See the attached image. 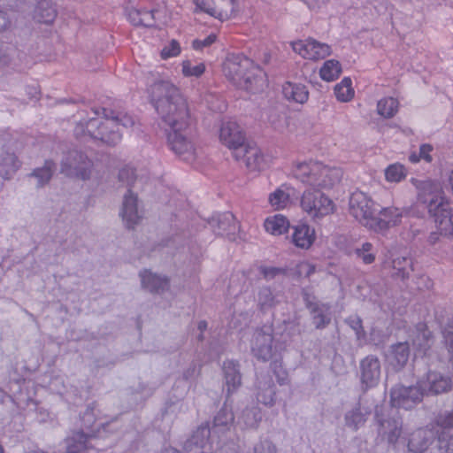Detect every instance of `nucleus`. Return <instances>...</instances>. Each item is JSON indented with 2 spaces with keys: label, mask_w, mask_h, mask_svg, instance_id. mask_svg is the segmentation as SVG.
<instances>
[{
  "label": "nucleus",
  "mask_w": 453,
  "mask_h": 453,
  "mask_svg": "<svg viewBox=\"0 0 453 453\" xmlns=\"http://www.w3.org/2000/svg\"><path fill=\"white\" fill-rule=\"evenodd\" d=\"M222 71L233 85L248 92L257 93L266 86V73L242 54H228Z\"/></svg>",
  "instance_id": "3"
},
{
  "label": "nucleus",
  "mask_w": 453,
  "mask_h": 453,
  "mask_svg": "<svg viewBox=\"0 0 453 453\" xmlns=\"http://www.w3.org/2000/svg\"><path fill=\"white\" fill-rule=\"evenodd\" d=\"M392 265L395 271L394 275L402 280L409 278L410 273L414 270L412 258L408 257L394 258Z\"/></svg>",
  "instance_id": "41"
},
{
  "label": "nucleus",
  "mask_w": 453,
  "mask_h": 453,
  "mask_svg": "<svg viewBox=\"0 0 453 453\" xmlns=\"http://www.w3.org/2000/svg\"><path fill=\"white\" fill-rule=\"evenodd\" d=\"M308 48L310 50L308 59L311 60L322 59L331 54V48L328 44L319 42L312 38L308 39Z\"/></svg>",
  "instance_id": "42"
},
{
  "label": "nucleus",
  "mask_w": 453,
  "mask_h": 453,
  "mask_svg": "<svg viewBox=\"0 0 453 453\" xmlns=\"http://www.w3.org/2000/svg\"><path fill=\"white\" fill-rule=\"evenodd\" d=\"M291 44L295 52L298 53L304 58H308L310 50L308 48V39L306 41L293 42Z\"/></svg>",
  "instance_id": "62"
},
{
  "label": "nucleus",
  "mask_w": 453,
  "mask_h": 453,
  "mask_svg": "<svg viewBox=\"0 0 453 453\" xmlns=\"http://www.w3.org/2000/svg\"><path fill=\"white\" fill-rule=\"evenodd\" d=\"M282 94L288 101L297 104H304L309 97V91L304 85L291 81L282 85Z\"/></svg>",
  "instance_id": "33"
},
{
  "label": "nucleus",
  "mask_w": 453,
  "mask_h": 453,
  "mask_svg": "<svg viewBox=\"0 0 453 453\" xmlns=\"http://www.w3.org/2000/svg\"><path fill=\"white\" fill-rule=\"evenodd\" d=\"M424 395H437L447 393L452 388L450 377L439 372L429 371L426 380L419 382Z\"/></svg>",
  "instance_id": "17"
},
{
  "label": "nucleus",
  "mask_w": 453,
  "mask_h": 453,
  "mask_svg": "<svg viewBox=\"0 0 453 453\" xmlns=\"http://www.w3.org/2000/svg\"><path fill=\"white\" fill-rule=\"evenodd\" d=\"M119 181L126 186L127 189H131L136 181L135 170L130 166L122 168L119 173Z\"/></svg>",
  "instance_id": "50"
},
{
  "label": "nucleus",
  "mask_w": 453,
  "mask_h": 453,
  "mask_svg": "<svg viewBox=\"0 0 453 453\" xmlns=\"http://www.w3.org/2000/svg\"><path fill=\"white\" fill-rule=\"evenodd\" d=\"M342 73V65L338 60H326L319 70V75L326 81L336 80Z\"/></svg>",
  "instance_id": "43"
},
{
  "label": "nucleus",
  "mask_w": 453,
  "mask_h": 453,
  "mask_svg": "<svg viewBox=\"0 0 453 453\" xmlns=\"http://www.w3.org/2000/svg\"><path fill=\"white\" fill-rule=\"evenodd\" d=\"M271 369L276 377L277 382L280 385H285L288 382V374L282 367V363L279 359H275L271 363Z\"/></svg>",
  "instance_id": "55"
},
{
  "label": "nucleus",
  "mask_w": 453,
  "mask_h": 453,
  "mask_svg": "<svg viewBox=\"0 0 453 453\" xmlns=\"http://www.w3.org/2000/svg\"><path fill=\"white\" fill-rule=\"evenodd\" d=\"M316 175L314 180L310 181L311 186L320 188H331L339 182L342 178V172L338 168H330L320 163L312 168Z\"/></svg>",
  "instance_id": "22"
},
{
  "label": "nucleus",
  "mask_w": 453,
  "mask_h": 453,
  "mask_svg": "<svg viewBox=\"0 0 453 453\" xmlns=\"http://www.w3.org/2000/svg\"><path fill=\"white\" fill-rule=\"evenodd\" d=\"M219 139L234 152L239 151L240 148L246 143L245 134L242 127L232 120L224 121L219 130Z\"/></svg>",
  "instance_id": "16"
},
{
  "label": "nucleus",
  "mask_w": 453,
  "mask_h": 453,
  "mask_svg": "<svg viewBox=\"0 0 453 453\" xmlns=\"http://www.w3.org/2000/svg\"><path fill=\"white\" fill-rule=\"evenodd\" d=\"M57 16V11L51 0H39L35 10V19L40 23L50 24Z\"/></svg>",
  "instance_id": "35"
},
{
  "label": "nucleus",
  "mask_w": 453,
  "mask_h": 453,
  "mask_svg": "<svg viewBox=\"0 0 453 453\" xmlns=\"http://www.w3.org/2000/svg\"><path fill=\"white\" fill-rule=\"evenodd\" d=\"M150 102L157 112H165L167 103L179 96V88L167 80H157L149 88Z\"/></svg>",
  "instance_id": "11"
},
{
  "label": "nucleus",
  "mask_w": 453,
  "mask_h": 453,
  "mask_svg": "<svg viewBox=\"0 0 453 453\" xmlns=\"http://www.w3.org/2000/svg\"><path fill=\"white\" fill-rule=\"evenodd\" d=\"M202 11L220 19H228L235 11L237 0H194Z\"/></svg>",
  "instance_id": "18"
},
{
  "label": "nucleus",
  "mask_w": 453,
  "mask_h": 453,
  "mask_svg": "<svg viewBox=\"0 0 453 453\" xmlns=\"http://www.w3.org/2000/svg\"><path fill=\"white\" fill-rule=\"evenodd\" d=\"M142 23L141 26L152 27L155 26V17H154V10L148 11L146 9H142Z\"/></svg>",
  "instance_id": "63"
},
{
  "label": "nucleus",
  "mask_w": 453,
  "mask_h": 453,
  "mask_svg": "<svg viewBox=\"0 0 453 453\" xmlns=\"http://www.w3.org/2000/svg\"><path fill=\"white\" fill-rule=\"evenodd\" d=\"M217 39V35L215 34H211L206 36L204 39H196L192 42V47L196 50H201L203 48L211 46L215 42Z\"/></svg>",
  "instance_id": "61"
},
{
  "label": "nucleus",
  "mask_w": 453,
  "mask_h": 453,
  "mask_svg": "<svg viewBox=\"0 0 453 453\" xmlns=\"http://www.w3.org/2000/svg\"><path fill=\"white\" fill-rule=\"evenodd\" d=\"M315 165H319V162H303L298 164L295 173L296 177L299 178L303 182H307L310 184V181L314 180L316 175L315 171L312 169L315 167Z\"/></svg>",
  "instance_id": "46"
},
{
  "label": "nucleus",
  "mask_w": 453,
  "mask_h": 453,
  "mask_svg": "<svg viewBox=\"0 0 453 453\" xmlns=\"http://www.w3.org/2000/svg\"><path fill=\"white\" fill-rule=\"evenodd\" d=\"M234 157L237 159H243L248 168L251 170H260L263 166L264 157L261 151L247 142L242 145L239 151L234 152Z\"/></svg>",
  "instance_id": "30"
},
{
  "label": "nucleus",
  "mask_w": 453,
  "mask_h": 453,
  "mask_svg": "<svg viewBox=\"0 0 453 453\" xmlns=\"http://www.w3.org/2000/svg\"><path fill=\"white\" fill-rule=\"evenodd\" d=\"M142 9L131 8L127 10V17L130 22L134 26H141L142 23Z\"/></svg>",
  "instance_id": "64"
},
{
  "label": "nucleus",
  "mask_w": 453,
  "mask_h": 453,
  "mask_svg": "<svg viewBox=\"0 0 453 453\" xmlns=\"http://www.w3.org/2000/svg\"><path fill=\"white\" fill-rule=\"evenodd\" d=\"M379 204L365 193L356 191L351 194L349 201V213L359 222L371 229V221L374 219Z\"/></svg>",
  "instance_id": "6"
},
{
  "label": "nucleus",
  "mask_w": 453,
  "mask_h": 453,
  "mask_svg": "<svg viewBox=\"0 0 453 453\" xmlns=\"http://www.w3.org/2000/svg\"><path fill=\"white\" fill-rule=\"evenodd\" d=\"M418 189V199L425 205L441 234L453 238V209L444 196L440 182L431 180L411 179Z\"/></svg>",
  "instance_id": "2"
},
{
  "label": "nucleus",
  "mask_w": 453,
  "mask_h": 453,
  "mask_svg": "<svg viewBox=\"0 0 453 453\" xmlns=\"http://www.w3.org/2000/svg\"><path fill=\"white\" fill-rule=\"evenodd\" d=\"M101 123L102 119L99 118H92L86 123L81 122L76 126L74 134L76 137L88 135L92 140H96V137H100L99 135H102V133L98 131L100 129Z\"/></svg>",
  "instance_id": "37"
},
{
  "label": "nucleus",
  "mask_w": 453,
  "mask_h": 453,
  "mask_svg": "<svg viewBox=\"0 0 453 453\" xmlns=\"http://www.w3.org/2000/svg\"><path fill=\"white\" fill-rule=\"evenodd\" d=\"M398 102L393 97H386L378 102V113L384 118L390 119L397 112Z\"/></svg>",
  "instance_id": "44"
},
{
  "label": "nucleus",
  "mask_w": 453,
  "mask_h": 453,
  "mask_svg": "<svg viewBox=\"0 0 453 453\" xmlns=\"http://www.w3.org/2000/svg\"><path fill=\"white\" fill-rule=\"evenodd\" d=\"M413 346L424 354L433 344V335L425 324H418L416 329V335L412 340Z\"/></svg>",
  "instance_id": "38"
},
{
  "label": "nucleus",
  "mask_w": 453,
  "mask_h": 453,
  "mask_svg": "<svg viewBox=\"0 0 453 453\" xmlns=\"http://www.w3.org/2000/svg\"><path fill=\"white\" fill-rule=\"evenodd\" d=\"M256 390V396L258 403L265 406H273L274 404V384L272 378L269 375L265 374L257 378Z\"/></svg>",
  "instance_id": "28"
},
{
  "label": "nucleus",
  "mask_w": 453,
  "mask_h": 453,
  "mask_svg": "<svg viewBox=\"0 0 453 453\" xmlns=\"http://www.w3.org/2000/svg\"><path fill=\"white\" fill-rule=\"evenodd\" d=\"M56 169V163L51 159H47L42 166L34 169L28 176L36 180V188H42L50 182Z\"/></svg>",
  "instance_id": "34"
},
{
  "label": "nucleus",
  "mask_w": 453,
  "mask_h": 453,
  "mask_svg": "<svg viewBox=\"0 0 453 453\" xmlns=\"http://www.w3.org/2000/svg\"><path fill=\"white\" fill-rule=\"evenodd\" d=\"M165 128L170 149L185 161L195 158V148L191 141V118L186 99L180 95L167 103L165 112H157Z\"/></svg>",
  "instance_id": "1"
},
{
  "label": "nucleus",
  "mask_w": 453,
  "mask_h": 453,
  "mask_svg": "<svg viewBox=\"0 0 453 453\" xmlns=\"http://www.w3.org/2000/svg\"><path fill=\"white\" fill-rule=\"evenodd\" d=\"M120 216L128 229H133L141 220L138 211V197L131 189L124 195Z\"/></svg>",
  "instance_id": "20"
},
{
  "label": "nucleus",
  "mask_w": 453,
  "mask_h": 453,
  "mask_svg": "<svg viewBox=\"0 0 453 453\" xmlns=\"http://www.w3.org/2000/svg\"><path fill=\"white\" fill-rule=\"evenodd\" d=\"M93 163L80 150L71 149L63 154L60 162V173L70 178L82 180L90 179Z\"/></svg>",
  "instance_id": "4"
},
{
  "label": "nucleus",
  "mask_w": 453,
  "mask_h": 453,
  "mask_svg": "<svg viewBox=\"0 0 453 453\" xmlns=\"http://www.w3.org/2000/svg\"><path fill=\"white\" fill-rule=\"evenodd\" d=\"M288 199V195H287L284 191L278 189L269 196V202L273 206H275L277 209L285 206L287 201Z\"/></svg>",
  "instance_id": "57"
},
{
  "label": "nucleus",
  "mask_w": 453,
  "mask_h": 453,
  "mask_svg": "<svg viewBox=\"0 0 453 453\" xmlns=\"http://www.w3.org/2000/svg\"><path fill=\"white\" fill-rule=\"evenodd\" d=\"M211 434L210 424L208 422L201 424L184 442V452L193 453L203 450L207 445Z\"/></svg>",
  "instance_id": "25"
},
{
  "label": "nucleus",
  "mask_w": 453,
  "mask_h": 453,
  "mask_svg": "<svg viewBox=\"0 0 453 453\" xmlns=\"http://www.w3.org/2000/svg\"><path fill=\"white\" fill-rule=\"evenodd\" d=\"M351 80L349 77L343 80L334 87V94L336 98L341 102H348L354 96V90L351 87Z\"/></svg>",
  "instance_id": "45"
},
{
  "label": "nucleus",
  "mask_w": 453,
  "mask_h": 453,
  "mask_svg": "<svg viewBox=\"0 0 453 453\" xmlns=\"http://www.w3.org/2000/svg\"><path fill=\"white\" fill-rule=\"evenodd\" d=\"M95 403L88 404L85 411L81 416V421L83 427L88 431H92V427L96 420V415L95 413Z\"/></svg>",
  "instance_id": "54"
},
{
  "label": "nucleus",
  "mask_w": 453,
  "mask_h": 453,
  "mask_svg": "<svg viewBox=\"0 0 453 453\" xmlns=\"http://www.w3.org/2000/svg\"><path fill=\"white\" fill-rule=\"evenodd\" d=\"M251 351L257 359L264 362L273 358L274 347L272 325H264L254 332L251 340Z\"/></svg>",
  "instance_id": "12"
},
{
  "label": "nucleus",
  "mask_w": 453,
  "mask_h": 453,
  "mask_svg": "<svg viewBox=\"0 0 453 453\" xmlns=\"http://www.w3.org/2000/svg\"><path fill=\"white\" fill-rule=\"evenodd\" d=\"M261 418V413L257 407H247L238 417V424L242 425L243 428H255Z\"/></svg>",
  "instance_id": "40"
},
{
  "label": "nucleus",
  "mask_w": 453,
  "mask_h": 453,
  "mask_svg": "<svg viewBox=\"0 0 453 453\" xmlns=\"http://www.w3.org/2000/svg\"><path fill=\"white\" fill-rule=\"evenodd\" d=\"M301 295L309 311L312 325L316 329L326 328L332 321L331 305L319 301L307 288H303Z\"/></svg>",
  "instance_id": "9"
},
{
  "label": "nucleus",
  "mask_w": 453,
  "mask_h": 453,
  "mask_svg": "<svg viewBox=\"0 0 453 453\" xmlns=\"http://www.w3.org/2000/svg\"><path fill=\"white\" fill-rule=\"evenodd\" d=\"M142 288L152 294H161L169 288V280L165 276H160L149 270L139 273Z\"/></svg>",
  "instance_id": "27"
},
{
  "label": "nucleus",
  "mask_w": 453,
  "mask_h": 453,
  "mask_svg": "<svg viewBox=\"0 0 453 453\" xmlns=\"http://www.w3.org/2000/svg\"><path fill=\"white\" fill-rule=\"evenodd\" d=\"M206 221L216 235L226 237L229 241L235 240L240 227L232 212L214 214Z\"/></svg>",
  "instance_id": "14"
},
{
  "label": "nucleus",
  "mask_w": 453,
  "mask_h": 453,
  "mask_svg": "<svg viewBox=\"0 0 453 453\" xmlns=\"http://www.w3.org/2000/svg\"><path fill=\"white\" fill-rule=\"evenodd\" d=\"M280 292H274L269 286H261L257 288L256 296L257 308L265 313L280 303Z\"/></svg>",
  "instance_id": "29"
},
{
  "label": "nucleus",
  "mask_w": 453,
  "mask_h": 453,
  "mask_svg": "<svg viewBox=\"0 0 453 453\" xmlns=\"http://www.w3.org/2000/svg\"><path fill=\"white\" fill-rule=\"evenodd\" d=\"M182 73L185 77L199 78L205 71V65L200 63L196 65H192L190 60H185L181 64Z\"/></svg>",
  "instance_id": "52"
},
{
  "label": "nucleus",
  "mask_w": 453,
  "mask_h": 453,
  "mask_svg": "<svg viewBox=\"0 0 453 453\" xmlns=\"http://www.w3.org/2000/svg\"><path fill=\"white\" fill-rule=\"evenodd\" d=\"M385 177L388 181L399 182L406 177L405 167L399 163L392 164L385 169Z\"/></svg>",
  "instance_id": "47"
},
{
  "label": "nucleus",
  "mask_w": 453,
  "mask_h": 453,
  "mask_svg": "<svg viewBox=\"0 0 453 453\" xmlns=\"http://www.w3.org/2000/svg\"><path fill=\"white\" fill-rule=\"evenodd\" d=\"M225 385L226 387V402L230 401V395L242 385V374L240 364L234 360H226L223 364Z\"/></svg>",
  "instance_id": "26"
},
{
  "label": "nucleus",
  "mask_w": 453,
  "mask_h": 453,
  "mask_svg": "<svg viewBox=\"0 0 453 453\" xmlns=\"http://www.w3.org/2000/svg\"><path fill=\"white\" fill-rule=\"evenodd\" d=\"M292 242L301 249H308L311 246L315 240V231L305 223H298L292 226Z\"/></svg>",
  "instance_id": "31"
},
{
  "label": "nucleus",
  "mask_w": 453,
  "mask_h": 453,
  "mask_svg": "<svg viewBox=\"0 0 453 453\" xmlns=\"http://www.w3.org/2000/svg\"><path fill=\"white\" fill-rule=\"evenodd\" d=\"M95 431L73 430L65 439L66 453H84L90 446L89 441L96 437Z\"/></svg>",
  "instance_id": "21"
},
{
  "label": "nucleus",
  "mask_w": 453,
  "mask_h": 453,
  "mask_svg": "<svg viewBox=\"0 0 453 453\" xmlns=\"http://www.w3.org/2000/svg\"><path fill=\"white\" fill-rule=\"evenodd\" d=\"M100 111H102L104 117L111 118L112 121L116 122V128L119 129V126L125 128H130L135 123L134 119L127 112L121 111H114L112 109L108 108H102L96 110L95 111L96 114L99 115Z\"/></svg>",
  "instance_id": "36"
},
{
  "label": "nucleus",
  "mask_w": 453,
  "mask_h": 453,
  "mask_svg": "<svg viewBox=\"0 0 453 453\" xmlns=\"http://www.w3.org/2000/svg\"><path fill=\"white\" fill-rule=\"evenodd\" d=\"M180 53V46L176 40H172L169 45L164 47L161 57L164 59L178 56Z\"/></svg>",
  "instance_id": "59"
},
{
  "label": "nucleus",
  "mask_w": 453,
  "mask_h": 453,
  "mask_svg": "<svg viewBox=\"0 0 453 453\" xmlns=\"http://www.w3.org/2000/svg\"><path fill=\"white\" fill-rule=\"evenodd\" d=\"M16 49L13 45L0 42V67L12 63Z\"/></svg>",
  "instance_id": "51"
},
{
  "label": "nucleus",
  "mask_w": 453,
  "mask_h": 453,
  "mask_svg": "<svg viewBox=\"0 0 453 453\" xmlns=\"http://www.w3.org/2000/svg\"><path fill=\"white\" fill-rule=\"evenodd\" d=\"M375 420L378 424V434L387 440L388 444L395 445L402 434L403 420L396 409L391 408L387 415L379 412L378 407L375 410Z\"/></svg>",
  "instance_id": "7"
},
{
  "label": "nucleus",
  "mask_w": 453,
  "mask_h": 453,
  "mask_svg": "<svg viewBox=\"0 0 453 453\" xmlns=\"http://www.w3.org/2000/svg\"><path fill=\"white\" fill-rule=\"evenodd\" d=\"M410 355L411 349L407 342L392 344L387 356L389 366L396 372L402 371L407 365Z\"/></svg>",
  "instance_id": "23"
},
{
  "label": "nucleus",
  "mask_w": 453,
  "mask_h": 453,
  "mask_svg": "<svg viewBox=\"0 0 453 453\" xmlns=\"http://www.w3.org/2000/svg\"><path fill=\"white\" fill-rule=\"evenodd\" d=\"M403 211L400 208L389 206L381 207L379 204V210L374 219L371 221V229L375 232H383L392 226L401 223Z\"/></svg>",
  "instance_id": "15"
},
{
  "label": "nucleus",
  "mask_w": 453,
  "mask_h": 453,
  "mask_svg": "<svg viewBox=\"0 0 453 453\" xmlns=\"http://www.w3.org/2000/svg\"><path fill=\"white\" fill-rule=\"evenodd\" d=\"M346 321L349 326L355 331L357 339L358 341L365 339L366 334L363 327L362 319L359 317H350Z\"/></svg>",
  "instance_id": "56"
},
{
  "label": "nucleus",
  "mask_w": 453,
  "mask_h": 453,
  "mask_svg": "<svg viewBox=\"0 0 453 453\" xmlns=\"http://www.w3.org/2000/svg\"><path fill=\"white\" fill-rule=\"evenodd\" d=\"M290 227L289 221L286 217L280 214L267 218L265 221L266 232L273 235H280L286 233Z\"/></svg>",
  "instance_id": "39"
},
{
  "label": "nucleus",
  "mask_w": 453,
  "mask_h": 453,
  "mask_svg": "<svg viewBox=\"0 0 453 453\" xmlns=\"http://www.w3.org/2000/svg\"><path fill=\"white\" fill-rule=\"evenodd\" d=\"M301 206L312 218H321L334 211L333 201L319 189L310 188L303 192Z\"/></svg>",
  "instance_id": "8"
},
{
  "label": "nucleus",
  "mask_w": 453,
  "mask_h": 453,
  "mask_svg": "<svg viewBox=\"0 0 453 453\" xmlns=\"http://www.w3.org/2000/svg\"><path fill=\"white\" fill-rule=\"evenodd\" d=\"M185 245V242L182 237L179 234H176L169 239L164 240L159 246L175 249L179 250L180 248H183Z\"/></svg>",
  "instance_id": "60"
},
{
  "label": "nucleus",
  "mask_w": 453,
  "mask_h": 453,
  "mask_svg": "<svg viewBox=\"0 0 453 453\" xmlns=\"http://www.w3.org/2000/svg\"><path fill=\"white\" fill-rule=\"evenodd\" d=\"M372 244L370 242H364L360 248L355 250L357 257L361 258L366 265H370L375 260V254L372 252Z\"/></svg>",
  "instance_id": "53"
},
{
  "label": "nucleus",
  "mask_w": 453,
  "mask_h": 453,
  "mask_svg": "<svg viewBox=\"0 0 453 453\" xmlns=\"http://www.w3.org/2000/svg\"><path fill=\"white\" fill-rule=\"evenodd\" d=\"M253 453H277V449L271 441L264 440L255 444Z\"/></svg>",
  "instance_id": "58"
},
{
  "label": "nucleus",
  "mask_w": 453,
  "mask_h": 453,
  "mask_svg": "<svg viewBox=\"0 0 453 453\" xmlns=\"http://www.w3.org/2000/svg\"><path fill=\"white\" fill-rule=\"evenodd\" d=\"M20 143L12 134L0 135V176L5 180L12 178L20 166L16 155Z\"/></svg>",
  "instance_id": "5"
},
{
  "label": "nucleus",
  "mask_w": 453,
  "mask_h": 453,
  "mask_svg": "<svg viewBox=\"0 0 453 453\" xmlns=\"http://www.w3.org/2000/svg\"><path fill=\"white\" fill-rule=\"evenodd\" d=\"M372 407L365 403L364 399L359 397L357 403L344 414V424L350 430L357 432L363 427L370 415Z\"/></svg>",
  "instance_id": "19"
},
{
  "label": "nucleus",
  "mask_w": 453,
  "mask_h": 453,
  "mask_svg": "<svg viewBox=\"0 0 453 453\" xmlns=\"http://www.w3.org/2000/svg\"><path fill=\"white\" fill-rule=\"evenodd\" d=\"M444 346L448 351L449 362L453 366V320H449L442 329Z\"/></svg>",
  "instance_id": "48"
},
{
  "label": "nucleus",
  "mask_w": 453,
  "mask_h": 453,
  "mask_svg": "<svg viewBox=\"0 0 453 453\" xmlns=\"http://www.w3.org/2000/svg\"><path fill=\"white\" fill-rule=\"evenodd\" d=\"M257 269L263 278L267 281L280 276L285 277L288 273V270L282 267L259 265Z\"/></svg>",
  "instance_id": "49"
},
{
  "label": "nucleus",
  "mask_w": 453,
  "mask_h": 453,
  "mask_svg": "<svg viewBox=\"0 0 453 453\" xmlns=\"http://www.w3.org/2000/svg\"><path fill=\"white\" fill-rule=\"evenodd\" d=\"M357 376L364 392L376 387L380 380L381 363L373 354L367 355L359 361Z\"/></svg>",
  "instance_id": "10"
},
{
  "label": "nucleus",
  "mask_w": 453,
  "mask_h": 453,
  "mask_svg": "<svg viewBox=\"0 0 453 453\" xmlns=\"http://www.w3.org/2000/svg\"><path fill=\"white\" fill-rule=\"evenodd\" d=\"M227 403L226 400L224 405L214 416L211 426H210L211 433L217 434L219 437L230 431L234 426V415L232 408L227 406Z\"/></svg>",
  "instance_id": "24"
},
{
  "label": "nucleus",
  "mask_w": 453,
  "mask_h": 453,
  "mask_svg": "<svg viewBox=\"0 0 453 453\" xmlns=\"http://www.w3.org/2000/svg\"><path fill=\"white\" fill-rule=\"evenodd\" d=\"M98 131L102 133V135L96 137V141H100L107 145L114 146L119 143L122 138L120 130L116 128V122L112 121L111 118L105 117V119L102 120Z\"/></svg>",
  "instance_id": "32"
},
{
  "label": "nucleus",
  "mask_w": 453,
  "mask_h": 453,
  "mask_svg": "<svg viewBox=\"0 0 453 453\" xmlns=\"http://www.w3.org/2000/svg\"><path fill=\"white\" fill-rule=\"evenodd\" d=\"M424 395L419 383L410 387L395 386L390 391V402L393 409L410 410L419 403Z\"/></svg>",
  "instance_id": "13"
}]
</instances>
